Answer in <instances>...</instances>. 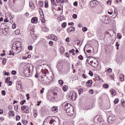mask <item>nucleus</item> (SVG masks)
<instances>
[{
  "label": "nucleus",
  "instance_id": "7ed1b4c3",
  "mask_svg": "<svg viewBox=\"0 0 125 125\" xmlns=\"http://www.w3.org/2000/svg\"><path fill=\"white\" fill-rule=\"evenodd\" d=\"M86 62H87L89 65L94 67V68H98V65H99L98 60L95 57L91 56L88 57L86 60Z\"/></svg>",
  "mask_w": 125,
  "mask_h": 125
},
{
  "label": "nucleus",
  "instance_id": "c03bdc74",
  "mask_svg": "<svg viewBox=\"0 0 125 125\" xmlns=\"http://www.w3.org/2000/svg\"><path fill=\"white\" fill-rule=\"evenodd\" d=\"M57 31L58 32V33H60V32H61V31H62V28L61 27H57Z\"/></svg>",
  "mask_w": 125,
  "mask_h": 125
},
{
  "label": "nucleus",
  "instance_id": "f3484780",
  "mask_svg": "<svg viewBox=\"0 0 125 125\" xmlns=\"http://www.w3.org/2000/svg\"><path fill=\"white\" fill-rule=\"evenodd\" d=\"M118 9H115L114 11L113 14L112 16V18L115 19L117 16H118Z\"/></svg>",
  "mask_w": 125,
  "mask_h": 125
},
{
  "label": "nucleus",
  "instance_id": "c85d7f7f",
  "mask_svg": "<svg viewBox=\"0 0 125 125\" xmlns=\"http://www.w3.org/2000/svg\"><path fill=\"white\" fill-rule=\"evenodd\" d=\"M60 51L61 53H63L65 52V49L63 47H61L60 48Z\"/></svg>",
  "mask_w": 125,
  "mask_h": 125
},
{
  "label": "nucleus",
  "instance_id": "69168bd1",
  "mask_svg": "<svg viewBox=\"0 0 125 125\" xmlns=\"http://www.w3.org/2000/svg\"><path fill=\"white\" fill-rule=\"evenodd\" d=\"M82 77L83 79H86V75L84 74H82Z\"/></svg>",
  "mask_w": 125,
  "mask_h": 125
},
{
  "label": "nucleus",
  "instance_id": "338daca9",
  "mask_svg": "<svg viewBox=\"0 0 125 125\" xmlns=\"http://www.w3.org/2000/svg\"><path fill=\"white\" fill-rule=\"evenodd\" d=\"M73 5H74V6H78V2L75 1V2L73 3Z\"/></svg>",
  "mask_w": 125,
  "mask_h": 125
},
{
  "label": "nucleus",
  "instance_id": "864d4df0",
  "mask_svg": "<svg viewBox=\"0 0 125 125\" xmlns=\"http://www.w3.org/2000/svg\"><path fill=\"white\" fill-rule=\"evenodd\" d=\"M20 119H21L20 116L17 115L16 116V121H20Z\"/></svg>",
  "mask_w": 125,
  "mask_h": 125
},
{
  "label": "nucleus",
  "instance_id": "e433bc0d",
  "mask_svg": "<svg viewBox=\"0 0 125 125\" xmlns=\"http://www.w3.org/2000/svg\"><path fill=\"white\" fill-rule=\"evenodd\" d=\"M121 104H122V106H123V107H125V100L124 99H122L121 101Z\"/></svg>",
  "mask_w": 125,
  "mask_h": 125
},
{
  "label": "nucleus",
  "instance_id": "5701e85b",
  "mask_svg": "<svg viewBox=\"0 0 125 125\" xmlns=\"http://www.w3.org/2000/svg\"><path fill=\"white\" fill-rule=\"evenodd\" d=\"M29 6L31 8H35V4H34V2H33L32 1H30L29 2Z\"/></svg>",
  "mask_w": 125,
  "mask_h": 125
},
{
  "label": "nucleus",
  "instance_id": "5fc2aeb1",
  "mask_svg": "<svg viewBox=\"0 0 125 125\" xmlns=\"http://www.w3.org/2000/svg\"><path fill=\"white\" fill-rule=\"evenodd\" d=\"M49 45H50V46H53V44H54L53 42H52V41H50L49 42Z\"/></svg>",
  "mask_w": 125,
  "mask_h": 125
},
{
  "label": "nucleus",
  "instance_id": "f704fd0d",
  "mask_svg": "<svg viewBox=\"0 0 125 125\" xmlns=\"http://www.w3.org/2000/svg\"><path fill=\"white\" fill-rule=\"evenodd\" d=\"M61 26H62V28H65V27H67V23H66L65 22H63Z\"/></svg>",
  "mask_w": 125,
  "mask_h": 125
},
{
  "label": "nucleus",
  "instance_id": "774afa93",
  "mask_svg": "<svg viewBox=\"0 0 125 125\" xmlns=\"http://www.w3.org/2000/svg\"><path fill=\"white\" fill-rule=\"evenodd\" d=\"M8 85L9 86L12 85V81H9L8 82Z\"/></svg>",
  "mask_w": 125,
  "mask_h": 125
},
{
  "label": "nucleus",
  "instance_id": "bf43d9fd",
  "mask_svg": "<svg viewBox=\"0 0 125 125\" xmlns=\"http://www.w3.org/2000/svg\"><path fill=\"white\" fill-rule=\"evenodd\" d=\"M117 38L118 39H122V35H121V34L120 33H118L117 34Z\"/></svg>",
  "mask_w": 125,
  "mask_h": 125
},
{
  "label": "nucleus",
  "instance_id": "9b49d317",
  "mask_svg": "<svg viewBox=\"0 0 125 125\" xmlns=\"http://www.w3.org/2000/svg\"><path fill=\"white\" fill-rule=\"evenodd\" d=\"M30 33L32 39L33 40H37V34L35 33V29H32Z\"/></svg>",
  "mask_w": 125,
  "mask_h": 125
},
{
  "label": "nucleus",
  "instance_id": "f8f14e48",
  "mask_svg": "<svg viewBox=\"0 0 125 125\" xmlns=\"http://www.w3.org/2000/svg\"><path fill=\"white\" fill-rule=\"evenodd\" d=\"M48 39L49 40H53V41H58V38H57V36H56L54 35H49L48 37Z\"/></svg>",
  "mask_w": 125,
  "mask_h": 125
},
{
  "label": "nucleus",
  "instance_id": "dca6fc26",
  "mask_svg": "<svg viewBox=\"0 0 125 125\" xmlns=\"http://www.w3.org/2000/svg\"><path fill=\"white\" fill-rule=\"evenodd\" d=\"M31 21L33 24H37V23H38V18L36 17L32 18Z\"/></svg>",
  "mask_w": 125,
  "mask_h": 125
},
{
  "label": "nucleus",
  "instance_id": "58836bf2",
  "mask_svg": "<svg viewBox=\"0 0 125 125\" xmlns=\"http://www.w3.org/2000/svg\"><path fill=\"white\" fill-rule=\"evenodd\" d=\"M57 19H58V21H62L64 20V17L61 16V17L58 18Z\"/></svg>",
  "mask_w": 125,
  "mask_h": 125
},
{
  "label": "nucleus",
  "instance_id": "4d7b16f0",
  "mask_svg": "<svg viewBox=\"0 0 125 125\" xmlns=\"http://www.w3.org/2000/svg\"><path fill=\"white\" fill-rule=\"evenodd\" d=\"M58 83H59L60 84H62V85L64 83V82H63L62 80H59Z\"/></svg>",
  "mask_w": 125,
  "mask_h": 125
},
{
  "label": "nucleus",
  "instance_id": "20e7f679",
  "mask_svg": "<svg viewBox=\"0 0 125 125\" xmlns=\"http://www.w3.org/2000/svg\"><path fill=\"white\" fill-rule=\"evenodd\" d=\"M34 70V66L31 64H27L23 67V74L26 77H30L31 72Z\"/></svg>",
  "mask_w": 125,
  "mask_h": 125
},
{
  "label": "nucleus",
  "instance_id": "c9c22d12",
  "mask_svg": "<svg viewBox=\"0 0 125 125\" xmlns=\"http://www.w3.org/2000/svg\"><path fill=\"white\" fill-rule=\"evenodd\" d=\"M44 3H45V5H44L45 7L46 8H47V7H48V1L45 0L44 1Z\"/></svg>",
  "mask_w": 125,
  "mask_h": 125
},
{
  "label": "nucleus",
  "instance_id": "423d86ee",
  "mask_svg": "<svg viewBox=\"0 0 125 125\" xmlns=\"http://www.w3.org/2000/svg\"><path fill=\"white\" fill-rule=\"evenodd\" d=\"M77 97H78V95L76 92H73L72 95L68 96L67 99L70 101H75L76 99H77Z\"/></svg>",
  "mask_w": 125,
  "mask_h": 125
},
{
  "label": "nucleus",
  "instance_id": "f257e3e1",
  "mask_svg": "<svg viewBox=\"0 0 125 125\" xmlns=\"http://www.w3.org/2000/svg\"><path fill=\"white\" fill-rule=\"evenodd\" d=\"M22 50V43L19 41H16L13 43L12 47V51H10L9 55H13L20 53Z\"/></svg>",
  "mask_w": 125,
  "mask_h": 125
},
{
  "label": "nucleus",
  "instance_id": "3c124183",
  "mask_svg": "<svg viewBox=\"0 0 125 125\" xmlns=\"http://www.w3.org/2000/svg\"><path fill=\"white\" fill-rule=\"evenodd\" d=\"M116 46H117L116 49H117V50H119V47L120 46V44L118 42H116Z\"/></svg>",
  "mask_w": 125,
  "mask_h": 125
},
{
  "label": "nucleus",
  "instance_id": "f03ea898",
  "mask_svg": "<svg viewBox=\"0 0 125 125\" xmlns=\"http://www.w3.org/2000/svg\"><path fill=\"white\" fill-rule=\"evenodd\" d=\"M49 72L47 69H42L41 70V75L40 76L41 79L40 82L42 83V84H48V79H47V77H48V75Z\"/></svg>",
  "mask_w": 125,
  "mask_h": 125
},
{
  "label": "nucleus",
  "instance_id": "39448f33",
  "mask_svg": "<svg viewBox=\"0 0 125 125\" xmlns=\"http://www.w3.org/2000/svg\"><path fill=\"white\" fill-rule=\"evenodd\" d=\"M64 106L66 109V115L68 116V117H72V116L75 114L74 107L71 106V104L68 103H64Z\"/></svg>",
  "mask_w": 125,
  "mask_h": 125
},
{
  "label": "nucleus",
  "instance_id": "6ab92c4d",
  "mask_svg": "<svg viewBox=\"0 0 125 125\" xmlns=\"http://www.w3.org/2000/svg\"><path fill=\"white\" fill-rule=\"evenodd\" d=\"M71 41V38L69 37L65 39V42H66L67 45H70V42Z\"/></svg>",
  "mask_w": 125,
  "mask_h": 125
},
{
  "label": "nucleus",
  "instance_id": "7c9ffc66",
  "mask_svg": "<svg viewBox=\"0 0 125 125\" xmlns=\"http://www.w3.org/2000/svg\"><path fill=\"white\" fill-rule=\"evenodd\" d=\"M42 30L43 32H48V31H49V29H48V28H46V27H43L42 28Z\"/></svg>",
  "mask_w": 125,
  "mask_h": 125
},
{
  "label": "nucleus",
  "instance_id": "e2e57ef3",
  "mask_svg": "<svg viewBox=\"0 0 125 125\" xmlns=\"http://www.w3.org/2000/svg\"><path fill=\"white\" fill-rule=\"evenodd\" d=\"M89 76H90L91 77H92V76H93V73H92V71H89Z\"/></svg>",
  "mask_w": 125,
  "mask_h": 125
},
{
  "label": "nucleus",
  "instance_id": "49530a36",
  "mask_svg": "<svg viewBox=\"0 0 125 125\" xmlns=\"http://www.w3.org/2000/svg\"><path fill=\"white\" fill-rule=\"evenodd\" d=\"M50 1L52 5H55L56 4L55 3V0H50Z\"/></svg>",
  "mask_w": 125,
  "mask_h": 125
},
{
  "label": "nucleus",
  "instance_id": "de8ad7c7",
  "mask_svg": "<svg viewBox=\"0 0 125 125\" xmlns=\"http://www.w3.org/2000/svg\"><path fill=\"white\" fill-rule=\"evenodd\" d=\"M105 72H107L108 74H110V73H112V68H108L107 70H105Z\"/></svg>",
  "mask_w": 125,
  "mask_h": 125
},
{
  "label": "nucleus",
  "instance_id": "13d9d810",
  "mask_svg": "<svg viewBox=\"0 0 125 125\" xmlns=\"http://www.w3.org/2000/svg\"><path fill=\"white\" fill-rule=\"evenodd\" d=\"M82 31L83 32H86V31H87V28L84 27L82 28Z\"/></svg>",
  "mask_w": 125,
  "mask_h": 125
},
{
  "label": "nucleus",
  "instance_id": "c756f323",
  "mask_svg": "<svg viewBox=\"0 0 125 125\" xmlns=\"http://www.w3.org/2000/svg\"><path fill=\"white\" fill-rule=\"evenodd\" d=\"M107 121L108 123H110L111 121H114V119H113V117L112 116H110L107 119Z\"/></svg>",
  "mask_w": 125,
  "mask_h": 125
},
{
  "label": "nucleus",
  "instance_id": "4c0bfd02",
  "mask_svg": "<svg viewBox=\"0 0 125 125\" xmlns=\"http://www.w3.org/2000/svg\"><path fill=\"white\" fill-rule=\"evenodd\" d=\"M103 87L104 88H108V87H109V84H104L103 85Z\"/></svg>",
  "mask_w": 125,
  "mask_h": 125
},
{
  "label": "nucleus",
  "instance_id": "ddd939ff",
  "mask_svg": "<svg viewBox=\"0 0 125 125\" xmlns=\"http://www.w3.org/2000/svg\"><path fill=\"white\" fill-rule=\"evenodd\" d=\"M76 28L73 26H70L67 28V33H71V32H75Z\"/></svg>",
  "mask_w": 125,
  "mask_h": 125
},
{
  "label": "nucleus",
  "instance_id": "6e6552de",
  "mask_svg": "<svg viewBox=\"0 0 125 125\" xmlns=\"http://www.w3.org/2000/svg\"><path fill=\"white\" fill-rule=\"evenodd\" d=\"M21 109L26 114H29L30 111L29 110V106L27 105H22L21 106Z\"/></svg>",
  "mask_w": 125,
  "mask_h": 125
},
{
  "label": "nucleus",
  "instance_id": "0e129e2a",
  "mask_svg": "<svg viewBox=\"0 0 125 125\" xmlns=\"http://www.w3.org/2000/svg\"><path fill=\"white\" fill-rule=\"evenodd\" d=\"M44 91V88H42V89L40 90L41 94H42Z\"/></svg>",
  "mask_w": 125,
  "mask_h": 125
},
{
  "label": "nucleus",
  "instance_id": "37998d69",
  "mask_svg": "<svg viewBox=\"0 0 125 125\" xmlns=\"http://www.w3.org/2000/svg\"><path fill=\"white\" fill-rule=\"evenodd\" d=\"M15 34L16 35H19V34H20V30L19 29H17L15 31Z\"/></svg>",
  "mask_w": 125,
  "mask_h": 125
},
{
  "label": "nucleus",
  "instance_id": "a211bd4d",
  "mask_svg": "<svg viewBox=\"0 0 125 125\" xmlns=\"http://www.w3.org/2000/svg\"><path fill=\"white\" fill-rule=\"evenodd\" d=\"M92 80H89L86 83V85H87V86L90 87L92 85Z\"/></svg>",
  "mask_w": 125,
  "mask_h": 125
},
{
  "label": "nucleus",
  "instance_id": "ea45409f",
  "mask_svg": "<svg viewBox=\"0 0 125 125\" xmlns=\"http://www.w3.org/2000/svg\"><path fill=\"white\" fill-rule=\"evenodd\" d=\"M38 116V111L35 110L34 111V117H36Z\"/></svg>",
  "mask_w": 125,
  "mask_h": 125
},
{
  "label": "nucleus",
  "instance_id": "0eeeda50",
  "mask_svg": "<svg viewBox=\"0 0 125 125\" xmlns=\"http://www.w3.org/2000/svg\"><path fill=\"white\" fill-rule=\"evenodd\" d=\"M94 123L95 124V125L100 124V123H101V117H100L99 116H96L94 118Z\"/></svg>",
  "mask_w": 125,
  "mask_h": 125
},
{
  "label": "nucleus",
  "instance_id": "052dcab7",
  "mask_svg": "<svg viewBox=\"0 0 125 125\" xmlns=\"http://www.w3.org/2000/svg\"><path fill=\"white\" fill-rule=\"evenodd\" d=\"M28 49H29V50H33V46L32 45L28 46Z\"/></svg>",
  "mask_w": 125,
  "mask_h": 125
},
{
  "label": "nucleus",
  "instance_id": "09e8293b",
  "mask_svg": "<svg viewBox=\"0 0 125 125\" xmlns=\"http://www.w3.org/2000/svg\"><path fill=\"white\" fill-rule=\"evenodd\" d=\"M10 81V77H7L6 78L5 80V83H7V82Z\"/></svg>",
  "mask_w": 125,
  "mask_h": 125
},
{
  "label": "nucleus",
  "instance_id": "4be33fe9",
  "mask_svg": "<svg viewBox=\"0 0 125 125\" xmlns=\"http://www.w3.org/2000/svg\"><path fill=\"white\" fill-rule=\"evenodd\" d=\"M52 111L55 113H57L58 112V107L57 106H53L52 107Z\"/></svg>",
  "mask_w": 125,
  "mask_h": 125
},
{
  "label": "nucleus",
  "instance_id": "2eb2a0df",
  "mask_svg": "<svg viewBox=\"0 0 125 125\" xmlns=\"http://www.w3.org/2000/svg\"><path fill=\"white\" fill-rule=\"evenodd\" d=\"M95 77L98 82H100V83H102V82H103V80L101 77H100V76H99L98 74H95Z\"/></svg>",
  "mask_w": 125,
  "mask_h": 125
},
{
  "label": "nucleus",
  "instance_id": "680f3d73",
  "mask_svg": "<svg viewBox=\"0 0 125 125\" xmlns=\"http://www.w3.org/2000/svg\"><path fill=\"white\" fill-rule=\"evenodd\" d=\"M1 93V95H3V96H4V95H5V91L2 90Z\"/></svg>",
  "mask_w": 125,
  "mask_h": 125
},
{
  "label": "nucleus",
  "instance_id": "8fccbe9b",
  "mask_svg": "<svg viewBox=\"0 0 125 125\" xmlns=\"http://www.w3.org/2000/svg\"><path fill=\"white\" fill-rule=\"evenodd\" d=\"M78 59L79 60H83V57L81 55L78 56Z\"/></svg>",
  "mask_w": 125,
  "mask_h": 125
},
{
  "label": "nucleus",
  "instance_id": "72a5a7b5",
  "mask_svg": "<svg viewBox=\"0 0 125 125\" xmlns=\"http://www.w3.org/2000/svg\"><path fill=\"white\" fill-rule=\"evenodd\" d=\"M39 11L40 14V16L43 15V12H42V9L41 8H40L39 10Z\"/></svg>",
  "mask_w": 125,
  "mask_h": 125
},
{
  "label": "nucleus",
  "instance_id": "412c9836",
  "mask_svg": "<svg viewBox=\"0 0 125 125\" xmlns=\"http://www.w3.org/2000/svg\"><path fill=\"white\" fill-rule=\"evenodd\" d=\"M75 49H72L71 50H70L69 51V53L70 54H72L73 56H75L76 55V54L75 53Z\"/></svg>",
  "mask_w": 125,
  "mask_h": 125
},
{
  "label": "nucleus",
  "instance_id": "4468645a",
  "mask_svg": "<svg viewBox=\"0 0 125 125\" xmlns=\"http://www.w3.org/2000/svg\"><path fill=\"white\" fill-rule=\"evenodd\" d=\"M102 21L103 22V23H104L105 24H108L109 21L108 20V18L106 17H102Z\"/></svg>",
  "mask_w": 125,
  "mask_h": 125
},
{
  "label": "nucleus",
  "instance_id": "bb28decb",
  "mask_svg": "<svg viewBox=\"0 0 125 125\" xmlns=\"http://www.w3.org/2000/svg\"><path fill=\"white\" fill-rule=\"evenodd\" d=\"M41 20L42 23H45V19L44 18V16L43 15L41 16Z\"/></svg>",
  "mask_w": 125,
  "mask_h": 125
},
{
  "label": "nucleus",
  "instance_id": "a878e982",
  "mask_svg": "<svg viewBox=\"0 0 125 125\" xmlns=\"http://www.w3.org/2000/svg\"><path fill=\"white\" fill-rule=\"evenodd\" d=\"M16 87L17 90H20V89H22V85L21 84H18L16 85Z\"/></svg>",
  "mask_w": 125,
  "mask_h": 125
},
{
  "label": "nucleus",
  "instance_id": "1a4fd4ad",
  "mask_svg": "<svg viewBox=\"0 0 125 125\" xmlns=\"http://www.w3.org/2000/svg\"><path fill=\"white\" fill-rule=\"evenodd\" d=\"M89 4L91 7H95V6H97L98 1L96 0H93L90 2Z\"/></svg>",
  "mask_w": 125,
  "mask_h": 125
},
{
  "label": "nucleus",
  "instance_id": "a19ab883",
  "mask_svg": "<svg viewBox=\"0 0 125 125\" xmlns=\"http://www.w3.org/2000/svg\"><path fill=\"white\" fill-rule=\"evenodd\" d=\"M120 100H119V99L117 98L115 99L114 102V104H118Z\"/></svg>",
  "mask_w": 125,
  "mask_h": 125
},
{
  "label": "nucleus",
  "instance_id": "aec40b11",
  "mask_svg": "<svg viewBox=\"0 0 125 125\" xmlns=\"http://www.w3.org/2000/svg\"><path fill=\"white\" fill-rule=\"evenodd\" d=\"M9 117H14L15 116V114L14 113V111L13 110H10L8 112Z\"/></svg>",
  "mask_w": 125,
  "mask_h": 125
},
{
  "label": "nucleus",
  "instance_id": "cd10ccee",
  "mask_svg": "<svg viewBox=\"0 0 125 125\" xmlns=\"http://www.w3.org/2000/svg\"><path fill=\"white\" fill-rule=\"evenodd\" d=\"M39 5L41 7H43V1H39Z\"/></svg>",
  "mask_w": 125,
  "mask_h": 125
},
{
  "label": "nucleus",
  "instance_id": "9d476101",
  "mask_svg": "<svg viewBox=\"0 0 125 125\" xmlns=\"http://www.w3.org/2000/svg\"><path fill=\"white\" fill-rule=\"evenodd\" d=\"M46 122L45 125H52V124H53V125H55V123H56V122L54 121L53 120H48V118H47Z\"/></svg>",
  "mask_w": 125,
  "mask_h": 125
},
{
  "label": "nucleus",
  "instance_id": "79ce46f5",
  "mask_svg": "<svg viewBox=\"0 0 125 125\" xmlns=\"http://www.w3.org/2000/svg\"><path fill=\"white\" fill-rule=\"evenodd\" d=\"M25 103H26V100H23L21 101L20 103V104L21 105H24V104H25Z\"/></svg>",
  "mask_w": 125,
  "mask_h": 125
},
{
  "label": "nucleus",
  "instance_id": "6e6d98bb",
  "mask_svg": "<svg viewBox=\"0 0 125 125\" xmlns=\"http://www.w3.org/2000/svg\"><path fill=\"white\" fill-rule=\"evenodd\" d=\"M77 17L78 15H77V14H73L72 16V18H73V19H77Z\"/></svg>",
  "mask_w": 125,
  "mask_h": 125
},
{
  "label": "nucleus",
  "instance_id": "2f4dec72",
  "mask_svg": "<svg viewBox=\"0 0 125 125\" xmlns=\"http://www.w3.org/2000/svg\"><path fill=\"white\" fill-rule=\"evenodd\" d=\"M62 89H63V91L65 92L67 90H68V87L67 86V85H64L62 87Z\"/></svg>",
  "mask_w": 125,
  "mask_h": 125
},
{
  "label": "nucleus",
  "instance_id": "a18cd8bd",
  "mask_svg": "<svg viewBox=\"0 0 125 125\" xmlns=\"http://www.w3.org/2000/svg\"><path fill=\"white\" fill-rule=\"evenodd\" d=\"M2 63L3 65H4L5 64H6V59L4 58L2 60Z\"/></svg>",
  "mask_w": 125,
  "mask_h": 125
},
{
  "label": "nucleus",
  "instance_id": "473e14b6",
  "mask_svg": "<svg viewBox=\"0 0 125 125\" xmlns=\"http://www.w3.org/2000/svg\"><path fill=\"white\" fill-rule=\"evenodd\" d=\"M108 13L109 14V15H112V14H113V9H112V8L109 9L108 10Z\"/></svg>",
  "mask_w": 125,
  "mask_h": 125
},
{
  "label": "nucleus",
  "instance_id": "b1692460",
  "mask_svg": "<svg viewBox=\"0 0 125 125\" xmlns=\"http://www.w3.org/2000/svg\"><path fill=\"white\" fill-rule=\"evenodd\" d=\"M119 80H120L121 82H124L125 76L123 74H120L119 76Z\"/></svg>",
  "mask_w": 125,
  "mask_h": 125
},
{
  "label": "nucleus",
  "instance_id": "603ef678",
  "mask_svg": "<svg viewBox=\"0 0 125 125\" xmlns=\"http://www.w3.org/2000/svg\"><path fill=\"white\" fill-rule=\"evenodd\" d=\"M18 105H16L14 107V110L16 111V112H18Z\"/></svg>",
  "mask_w": 125,
  "mask_h": 125
},
{
  "label": "nucleus",
  "instance_id": "393cba45",
  "mask_svg": "<svg viewBox=\"0 0 125 125\" xmlns=\"http://www.w3.org/2000/svg\"><path fill=\"white\" fill-rule=\"evenodd\" d=\"M110 92L112 96H115L116 94V91L113 89L110 90Z\"/></svg>",
  "mask_w": 125,
  "mask_h": 125
}]
</instances>
